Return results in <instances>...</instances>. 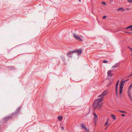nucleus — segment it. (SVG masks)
Instances as JSON below:
<instances>
[{
  "label": "nucleus",
  "instance_id": "nucleus-4",
  "mask_svg": "<svg viewBox=\"0 0 132 132\" xmlns=\"http://www.w3.org/2000/svg\"><path fill=\"white\" fill-rule=\"evenodd\" d=\"M73 35L74 37L77 40L79 41H82V39L78 35L76 34H75L73 33Z\"/></svg>",
  "mask_w": 132,
  "mask_h": 132
},
{
  "label": "nucleus",
  "instance_id": "nucleus-26",
  "mask_svg": "<svg viewBox=\"0 0 132 132\" xmlns=\"http://www.w3.org/2000/svg\"><path fill=\"white\" fill-rule=\"evenodd\" d=\"M111 83L110 82L109 84H108L107 85V86H110V85H111Z\"/></svg>",
  "mask_w": 132,
  "mask_h": 132
},
{
  "label": "nucleus",
  "instance_id": "nucleus-32",
  "mask_svg": "<svg viewBox=\"0 0 132 132\" xmlns=\"http://www.w3.org/2000/svg\"><path fill=\"white\" fill-rule=\"evenodd\" d=\"M122 116H125V114H121V115Z\"/></svg>",
  "mask_w": 132,
  "mask_h": 132
},
{
  "label": "nucleus",
  "instance_id": "nucleus-7",
  "mask_svg": "<svg viewBox=\"0 0 132 132\" xmlns=\"http://www.w3.org/2000/svg\"><path fill=\"white\" fill-rule=\"evenodd\" d=\"M130 90H129L128 89V96L129 97V98H130L131 101V102H132V99L131 96Z\"/></svg>",
  "mask_w": 132,
  "mask_h": 132
},
{
  "label": "nucleus",
  "instance_id": "nucleus-13",
  "mask_svg": "<svg viewBox=\"0 0 132 132\" xmlns=\"http://www.w3.org/2000/svg\"><path fill=\"white\" fill-rule=\"evenodd\" d=\"M117 10L118 11H119L120 10H122V11H125V9H123V8L122 7H120L117 9Z\"/></svg>",
  "mask_w": 132,
  "mask_h": 132
},
{
  "label": "nucleus",
  "instance_id": "nucleus-2",
  "mask_svg": "<svg viewBox=\"0 0 132 132\" xmlns=\"http://www.w3.org/2000/svg\"><path fill=\"white\" fill-rule=\"evenodd\" d=\"M76 52V50H74L68 52L67 54L68 57L70 59H71L73 56L74 53H75Z\"/></svg>",
  "mask_w": 132,
  "mask_h": 132
},
{
  "label": "nucleus",
  "instance_id": "nucleus-8",
  "mask_svg": "<svg viewBox=\"0 0 132 132\" xmlns=\"http://www.w3.org/2000/svg\"><path fill=\"white\" fill-rule=\"evenodd\" d=\"M119 63H116L112 67V69H114V68H116L119 66Z\"/></svg>",
  "mask_w": 132,
  "mask_h": 132
},
{
  "label": "nucleus",
  "instance_id": "nucleus-20",
  "mask_svg": "<svg viewBox=\"0 0 132 132\" xmlns=\"http://www.w3.org/2000/svg\"><path fill=\"white\" fill-rule=\"evenodd\" d=\"M132 27V25H131L130 26H128L127 27H126V29H129V28H131Z\"/></svg>",
  "mask_w": 132,
  "mask_h": 132
},
{
  "label": "nucleus",
  "instance_id": "nucleus-23",
  "mask_svg": "<svg viewBox=\"0 0 132 132\" xmlns=\"http://www.w3.org/2000/svg\"><path fill=\"white\" fill-rule=\"evenodd\" d=\"M128 2L130 3H132V0H127Z\"/></svg>",
  "mask_w": 132,
  "mask_h": 132
},
{
  "label": "nucleus",
  "instance_id": "nucleus-24",
  "mask_svg": "<svg viewBox=\"0 0 132 132\" xmlns=\"http://www.w3.org/2000/svg\"><path fill=\"white\" fill-rule=\"evenodd\" d=\"M102 3L103 5H106V3L104 2H102Z\"/></svg>",
  "mask_w": 132,
  "mask_h": 132
},
{
  "label": "nucleus",
  "instance_id": "nucleus-11",
  "mask_svg": "<svg viewBox=\"0 0 132 132\" xmlns=\"http://www.w3.org/2000/svg\"><path fill=\"white\" fill-rule=\"evenodd\" d=\"M125 83L124 82L122 81V80H121L120 83V87H123V86Z\"/></svg>",
  "mask_w": 132,
  "mask_h": 132
},
{
  "label": "nucleus",
  "instance_id": "nucleus-18",
  "mask_svg": "<svg viewBox=\"0 0 132 132\" xmlns=\"http://www.w3.org/2000/svg\"><path fill=\"white\" fill-rule=\"evenodd\" d=\"M132 87V83L130 84L128 88V89L130 90L131 88Z\"/></svg>",
  "mask_w": 132,
  "mask_h": 132
},
{
  "label": "nucleus",
  "instance_id": "nucleus-3",
  "mask_svg": "<svg viewBox=\"0 0 132 132\" xmlns=\"http://www.w3.org/2000/svg\"><path fill=\"white\" fill-rule=\"evenodd\" d=\"M108 93V90H105L100 95H98V97L102 98L103 99L104 98V96H106Z\"/></svg>",
  "mask_w": 132,
  "mask_h": 132
},
{
  "label": "nucleus",
  "instance_id": "nucleus-6",
  "mask_svg": "<svg viewBox=\"0 0 132 132\" xmlns=\"http://www.w3.org/2000/svg\"><path fill=\"white\" fill-rule=\"evenodd\" d=\"M114 68L112 70H109L108 72L107 73L108 76L111 77L113 76V74L111 73V72L112 71H114Z\"/></svg>",
  "mask_w": 132,
  "mask_h": 132
},
{
  "label": "nucleus",
  "instance_id": "nucleus-1",
  "mask_svg": "<svg viewBox=\"0 0 132 132\" xmlns=\"http://www.w3.org/2000/svg\"><path fill=\"white\" fill-rule=\"evenodd\" d=\"M103 100L102 98H100L96 100L94 102L93 106L94 109H100L102 107V104L101 102Z\"/></svg>",
  "mask_w": 132,
  "mask_h": 132
},
{
  "label": "nucleus",
  "instance_id": "nucleus-22",
  "mask_svg": "<svg viewBox=\"0 0 132 132\" xmlns=\"http://www.w3.org/2000/svg\"><path fill=\"white\" fill-rule=\"evenodd\" d=\"M62 60L63 61H65V59L64 58V57L63 56H62Z\"/></svg>",
  "mask_w": 132,
  "mask_h": 132
},
{
  "label": "nucleus",
  "instance_id": "nucleus-31",
  "mask_svg": "<svg viewBox=\"0 0 132 132\" xmlns=\"http://www.w3.org/2000/svg\"><path fill=\"white\" fill-rule=\"evenodd\" d=\"M132 76V73L129 76H128V77H130V76Z\"/></svg>",
  "mask_w": 132,
  "mask_h": 132
},
{
  "label": "nucleus",
  "instance_id": "nucleus-15",
  "mask_svg": "<svg viewBox=\"0 0 132 132\" xmlns=\"http://www.w3.org/2000/svg\"><path fill=\"white\" fill-rule=\"evenodd\" d=\"M123 87H120L119 93H120V94H121L122 93V90H123Z\"/></svg>",
  "mask_w": 132,
  "mask_h": 132
},
{
  "label": "nucleus",
  "instance_id": "nucleus-14",
  "mask_svg": "<svg viewBox=\"0 0 132 132\" xmlns=\"http://www.w3.org/2000/svg\"><path fill=\"white\" fill-rule=\"evenodd\" d=\"M116 93L117 97L118 96V87H116Z\"/></svg>",
  "mask_w": 132,
  "mask_h": 132
},
{
  "label": "nucleus",
  "instance_id": "nucleus-12",
  "mask_svg": "<svg viewBox=\"0 0 132 132\" xmlns=\"http://www.w3.org/2000/svg\"><path fill=\"white\" fill-rule=\"evenodd\" d=\"M62 117L61 116H59L58 117V119L60 121L62 120Z\"/></svg>",
  "mask_w": 132,
  "mask_h": 132
},
{
  "label": "nucleus",
  "instance_id": "nucleus-17",
  "mask_svg": "<svg viewBox=\"0 0 132 132\" xmlns=\"http://www.w3.org/2000/svg\"><path fill=\"white\" fill-rule=\"evenodd\" d=\"M109 121V119L108 118H107V121L105 123V125H104L105 126L106 124H108Z\"/></svg>",
  "mask_w": 132,
  "mask_h": 132
},
{
  "label": "nucleus",
  "instance_id": "nucleus-34",
  "mask_svg": "<svg viewBox=\"0 0 132 132\" xmlns=\"http://www.w3.org/2000/svg\"><path fill=\"white\" fill-rule=\"evenodd\" d=\"M107 127H106V128H105V130H106V129H107Z\"/></svg>",
  "mask_w": 132,
  "mask_h": 132
},
{
  "label": "nucleus",
  "instance_id": "nucleus-33",
  "mask_svg": "<svg viewBox=\"0 0 132 132\" xmlns=\"http://www.w3.org/2000/svg\"><path fill=\"white\" fill-rule=\"evenodd\" d=\"M62 129L63 130H64V128H63V127H62Z\"/></svg>",
  "mask_w": 132,
  "mask_h": 132
},
{
  "label": "nucleus",
  "instance_id": "nucleus-28",
  "mask_svg": "<svg viewBox=\"0 0 132 132\" xmlns=\"http://www.w3.org/2000/svg\"><path fill=\"white\" fill-rule=\"evenodd\" d=\"M106 18V16H103V17L102 18L103 19H105Z\"/></svg>",
  "mask_w": 132,
  "mask_h": 132
},
{
  "label": "nucleus",
  "instance_id": "nucleus-37",
  "mask_svg": "<svg viewBox=\"0 0 132 132\" xmlns=\"http://www.w3.org/2000/svg\"><path fill=\"white\" fill-rule=\"evenodd\" d=\"M131 55H132V54H131Z\"/></svg>",
  "mask_w": 132,
  "mask_h": 132
},
{
  "label": "nucleus",
  "instance_id": "nucleus-29",
  "mask_svg": "<svg viewBox=\"0 0 132 132\" xmlns=\"http://www.w3.org/2000/svg\"><path fill=\"white\" fill-rule=\"evenodd\" d=\"M21 109V108L20 107H19V108H18V109H17V111H19L20 110V109Z\"/></svg>",
  "mask_w": 132,
  "mask_h": 132
},
{
  "label": "nucleus",
  "instance_id": "nucleus-25",
  "mask_svg": "<svg viewBox=\"0 0 132 132\" xmlns=\"http://www.w3.org/2000/svg\"><path fill=\"white\" fill-rule=\"evenodd\" d=\"M103 62L104 63H107L108 62V61L106 60H104Z\"/></svg>",
  "mask_w": 132,
  "mask_h": 132
},
{
  "label": "nucleus",
  "instance_id": "nucleus-35",
  "mask_svg": "<svg viewBox=\"0 0 132 132\" xmlns=\"http://www.w3.org/2000/svg\"><path fill=\"white\" fill-rule=\"evenodd\" d=\"M79 0V2H80L81 0Z\"/></svg>",
  "mask_w": 132,
  "mask_h": 132
},
{
  "label": "nucleus",
  "instance_id": "nucleus-9",
  "mask_svg": "<svg viewBox=\"0 0 132 132\" xmlns=\"http://www.w3.org/2000/svg\"><path fill=\"white\" fill-rule=\"evenodd\" d=\"M76 51V52L75 53L77 52L78 55H79L81 53L82 50L81 49L78 50H77Z\"/></svg>",
  "mask_w": 132,
  "mask_h": 132
},
{
  "label": "nucleus",
  "instance_id": "nucleus-30",
  "mask_svg": "<svg viewBox=\"0 0 132 132\" xmlns=\"http://www.w3.org/2000/svg\"><path fill=\"white\" fill-rule=\"evenodd\" d=\"M128 80H129V79H128L126 80H125L124 81H123L124 82H125H125L126 81H128Z\"/></svg>",
  "mask_w": 132,
  "mask_h": 132
},
{
  "label": "nucleus",
  "instance_id": "nucleus-21",
  "mask_svg": "<svg viewBox=\"0 0 132 132\" xmlns=\"http://www.w3.org/2000/svg\"><path fill=\"white\" fill-rule=\"evenodd\" d=\"M118 111L120 112L123 113H126V112L124 111Z\"/></svg>",
  "mask_w": 132,
  "mask_h": 132
},
{
  "label": "nucleus",
  "instance_id": "nucleus-27",
  "mask_svg": "<svg viewBox=\"0 0 132 132\" xmlns=\"http://www.w3.org/2000/svg\"><path fill=\"white\" fill-rule=\"evenodd\" d=\"M127 47L129 48L131 50V51H132V48H130V47L129 46H128Z\"/></svg>",
  "mask_w": 132,
  "mask_h": 132
},
{
  "label": "nucleus",
  "instance_id": "nucleus-19",
  "mask_svg": "<svg viewBox=\"0 0 132 132\" xmlns=\"http://www.w3.org/2000/svg\"><path fill=\"white\" fill-rule=\"evenodd\" d=\"M111 116L113 119H116V116L112 114L111 115Z\"/></svg>",
  "mask_w": 132,
  "mask_h": 132
},
{
  "label": "nucleus",
  "instance_id": "nucleus-36",
  "mask_svg": "<svg viewBox=\"0 0 132 132\" xmlns=\"http://www.w3.org/2000/svg\"><path fill=\"white\" fill-rule=\"evenodd\" d=\"M131 30H132V27L131 28Z\"/></svg>",
  "mask_w": 132,
  "mask_h": 132
},
{
  "label": "nucleus",
  "instance_id": "nucleus-16",
  "mask_svg": "<svg viewBox=\"0 0 132 132\" xmlns=\"http://www.w3.org/2000/svg\"><path fill=\"white\" fill-rule=\"evenodd\" d=\"M119 80H118L117 82L116 85V87H118V86L119 82Z\"/></svg>",
  "mask_w": 132,
  "mask_h": 132
},
{
  "label": "nucleus",
  "instance_id": "nucleus-5",
  "mask_svg": "<svg viewBox=\"0 0 132 132\" xmlns=\"http://www.w3.org/2000/svg\"><path fill=\"white\" fill-rule=\"evenodd\" d=\"M81 126L82 128L84 129L87 132H89V130L88 129L86 126L83 123H81Z\"/></svg>",
  "mask_w": 132,
  "mask_h": 132
},
{
  "label": "nucleus",
  "instance_id": "nucleus-10",
  "mask_svg": "<svg viewBox=\"0 0 132 132\" xmlns=\"http://www.w3.org/2000/svg\"><path fill=\"white\" fill-rule=\"evenodd\" d=\"M93 114L94 116V118L95 119V121L96 122L97 121L98 119L97 116L96 114L95 113H93Z\"/></svg>",
  "mask_w": 132,
  "mask_h": 132
}]
</instances>
